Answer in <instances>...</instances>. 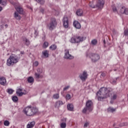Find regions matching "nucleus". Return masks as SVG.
<instances>
[{"label": "nucleus", "instance_id": "1", "mask_svg": "<svg viewBox=\"0 0 128 128\" xmlns=\"http://www.w3.org/2000/svg\"><path fill=\"white\" fill-rule=\"evenodd\" d=\"M112 88L102 87L96 94V98L98 100L102 102V100H104L105 98H110L112 96Z\"/></svg>", "mask_w": 128, "mask_h": 128}, {"label": "nucleus", "instance_id": "2", "mask_svg": "<svg viewBox=\"0 0 128 128\" xmlns=\"http://www.w3.org/2000/svg\"><path fill=\"white\" fill-rule=\"evenodd\" d=\"M112 10L115 14H122L128 15V8L124 6L120 5H112Z\"/></svg>", "mask_w": 128, "mask_h": 128}, {"label": "nucleus", "instance_id": "3", "mask_svg": "<svg viewBox=\"0 0 128 128\" xmlns=\"http://www.w3.org/2000/svg\"><path fill=\"white\" fill-rule=\"evenodd\" d=\"M14 6L16 12H15L14 13V18L18 20H20V14H24V9L18 3L15 4Z\"/></svg>", "mask_w": 128, "mask_h": 128}, {"label": "nucleus", "instance_id": "4", "mask_svg": "<svg viewBox=\"0 0 128 128\" xmlns=\"http://www.w3.org/2000/svg\"><path fill=\"white\" fill-rule=\"evenodd\" d=\"M18 62V57L16 56L15 55H12L7 60L6 64L8 66H14V64H16V62Z\"/></svg>", "mask_w": 128, "mask_h": 128}, {"label": "nucleus", "instance_id": "5", "mask_svg": "<svg viewBox=\"0 0 128 128\" xmlns=\"http://www.w3.org/2000/svg\"><path fill=\"white\" fill-rule=\"evenodd\" d=\"M86 38L84 36H74L70 39V42L72 44H78L81 42H84V40H86Z\"/></svg>", "mask_w": 128, "mask_h": 128}, {"label": "nucleus", "instance_id": "6", "mask_svg": "<svg viewBox=\"0 0 128 128\" xmlns=\"http://www.w3.org/2000/svg\"><path fill=\"white\" fill-rule=\"evenodd\" d=\"M92 100H89L86 102V106L82 110L83 114H86L88 112H90L92 110Z\"/></svg>", "mask_w": 128, "mask_h": 128}, {"label": "nucleus", "instance_id": "7", "mask_svg": "<svg viewBox=\"0 0 128 128\" xmlns=\"http://www.w3.org/2000/svg\"><path fill=\"white\" fill-rule=\"evenodd\" d=\"M58 26V22L56 18H52L50 22L47 24V27L50 30H54Z\"/></svg>", "mask_w": 128, "mask_h": 128}, {"label": "nucleus", "instance_id": "8", "mask_svg": "<svg viewBox=\"0 0 128 128\" xmlns=\"http://www.w3.org/2000/svg\"><path fill=\"white\" fill-rule=\"evenodd\" d=\"M90 58L92 62H96L98 60H100V56L98 54L92 53L90 54Z\"/></svg>", "mask_w": 128, "mask_h": 128}, {"label": "nucleus", "instance_id": "9", "mask_svg": "<svg viewBox=\"0 0 128 128\" xmlns=\"http://www.w3.org/2000/svg\"><path fill=\"white\" fill-rule=\"evenodd\" d=\"M64 52V58H66V60H74V56L70 54V50L65 49Z\"/></svg>", "mask_w": 128, "mask_h": 128}, {"label": "nucleus", "instance_id": "10", "mask_svg": "<svg viewBox=\"0 0 128 128\" xmlns=\"http://www.w3.org/2000/svg\"><path fill=\"white\" fill-rule=\"evenodd\" d=\"M23 111L26 116H30L32 114V108L30 106L26 107L24 109Z\"/></svg>", "mask_w": 128, "mask_h": 128}, {"label": "nucleus", "instance_id": "11", "mask_svg": "<svg viewBox=\"0 0 128 128\" xmlns=\"http://www.w3.org/2000/svg\"><path fill=\"white\" fill-rule=\"evenodd\" d=\"M104 5V0H98L96 4V8L98 10H102Z\"/></svg>", "mask_w": 128, "mask_h": 128}, {"label": "nucleus", "instance_id": "12", "mask_svg": "<svg viewBox=\"0 0 128 128\" xmlns=\"http://www.w3.org/2000/svg\"><path fill=\"white\" fill-rule=\"evenodd\" d=\"M88 72L86 71H84L82 74H80L79 76V78L82 80V82H86V78H88Z\"/></svg>", "mask_w": 128, "mask_h": 128}, {"label": "nucleus", "instance_id": "13", "mask_svg": "<svg viewBox=\"0 0 128 128\" xmlns=\"http://www.w3.org/2000/svg\"><path fill=\"white\" fill-rule=\"evenodd\" d=\"M63 25L65 28H68V16H64L63 18Z\"/></svg>", "mask_w": 128, "mask_h": 128}, {"label": "nucleus", "instance_id": "14", "mask_svg": "<svg viewBox=\"0 0 128 128\" xmlns=\"http://www.w3.org/2000/svg\"><path fill=\"white\" fill-rule=\"evenodd\" d=\"M73 26L76 28H78L80 30L82 26H80V24L78 22V21L74 20L73 23Z\"/></svg>", "mask_w": 128, "mask_h": 128}, {"label": "nucleus", "instance_id": "15", "mask_svg": "<svg viewBox=\"0 0 128 128\" xmlns=\"http://www.w3.org/2000/svg\"><path fill=\"white\" fill-rule=\"evenodd\" d=\"M22 88H18L16 91V94L17 96H23V94H26L24 92H22Z\"/></svg>", "mask_w": 128, "mask_h": 128}, {"label": "nucleus", "instance_id": "16", "mask_svg": "<svg viewBox=\"0 0 128 128\" xmlns=\"http://www.w3.org/2000/svg\"><path fill=\"white\" fill-rule=\"evenodd\" d=\"M6 84V80L4 77L0 78V84L2 86H4Z\"/></svg>", "mask_w": 128, "mask_h": 128}, {"label": "nucleus", "instance_id": "17", "mask_svg": "<svg viewBox=\"0 0 128 128\" xmlns=\"http://www.w3.org/2000/svg\"><path fill=\"white\" fill-rule=\"evenodd\" d=\"M64 102L62 101L58 100L55 104V108H60V106H62Z\"/></svg>", "mask_w": 128, "mask_h": 128}, {"label": "nucleus", "instance_id": "18", "mask_svg": "<svg viewBox=\"0 0 128 128\" xmlns=\"http://www.w3.org/2000/svg\"><path fill=\"white\" fill-rule=\"evenodd\" d=\"M32 114H40V112H38V109L36 107H33L32 108Z\"/></svg>", "mask_w": 128, "mask_h": 128}, {"label": "nucleus", "instance_id": "19", "mask_svg": "<svg viewBox=\"0 0 128 128\" xmlns=\"http://www.w3.org/2000/svg\"><path fill=\"white\" fill-rule=\"evenodd\" d=\"M68 109L70 112H72L74 110V104H68L67 106Z\"/></svg>", "mask_w": 128, "mask_h": 128}, {"label": "nucleus", "instance_id": "20", "mask_svg": "<svg viewBox=\"0 0 128 128\" xmlns=\"http://www.w3.org/2000/svg\"><path fill=\"white\" fill-rule=\"evenodd\" d=\"M82 14H84V12L82 9H78L76 12V14L78 16H82Z\"/></svg>", "mask_w": 128, "mask_h": 128}, {"label": "nucleus", "instance_id": "21", "mask_svg": "<svg viewBox=\"0 0 128 128\" xmlns=\"http://www.w3.org/2000/svg\"><path fill=\"white\" fill-rule=\"evenodd\" d=\"M48 52H49L48 50H46L42 52V54L44 58H48Z\"/></svg>", "mask_w": 128, "mask_h": 128}, {"label": "nucleus", "instance_id": "22", "mask_svg": "<svg viewBox=\"0 0 128 128\" xmlns=\"http://www.w3.org/2000/svg\"><path fill=\"white\" fill-rule=\"evenodd\" d=\"M118 78L112 79L110 80V83L112 84H116V82H118Z\"/></svg>", "mask_w": 128, "mask_h": 128}, {"label": "nucleus", "instance_id": "23", "mask_svg": "<svg viewBox=\"0 0 128 128\" xmlns=\"http://www.w3.org/2000/svg\"><path fill=\"white\" fill-rule=\"evenodd\" d=\"M35 77L37 80H38L39 78H44V76L40 74L36 73L35 74Z\"/></svg>", "mask_w": 128, "mask_h": 128}, {"label": "nucleus", "instance_id": "24", "mask_svg": "<svg viewBox=\"0 0 128 128\" xmlns=\"http://www.w3.org/2000/svg\"><path fill=\"white\" fill-rule=\"evenodd\" d=\"M58 46L56 44H52L50 47V50H56Z\"/></svg>", "mask_w": 128, "mask_h": 128}, {"label": "nucleus", "instance_id": "25", "mask_svg": "<svg viewBox=\"0 0 128 128\" xmlns=\"http://www.w3.org/2000/svg\"><path fill=\"white\" fill-rule=\"evenodd\" d=\"M116 108H114L110 107L108 108L107 110L109 112H116Z\"/></svg>", "mask_w": 128, "mask_h": 128}, {"label": "nucleus", "instance_id": "26", "mask_svg": "<svg viewBox=\"0 0 128 128\" xmlns=\"http://www.w3.org/2000/svg\"><path fill=\"white\" fill-rule=\"evenodd\" d=\"M91 44L92 46H96L98 44V40L96 39L92 40L91 42Z\"/></svg>", "mask_w": 128, "mask_h": 128}, {"label": "nucleus", "instance_id": "27", "mask_svg": "<svg viewBox=\"0 0 128 128\" xmlns=\"http://www.w3.org/2000/svg\"><path fill=\"white\" fill-rule=\"evenodd\" d=\"M53 98H54V100H58V98H60V94H54L53 95Z\"/></svg>", "mask_w": 128, "mask_h": 128}, {"label": "nucleus", "instance_id": "28", "mask_svg": "<svg viewBox=\"0 0 128 128\" xmlns=\"http://www.w3.org/2000/svg\"><path fill=\"white\" fill-rule=\"evenodd\" d=\"M12 100L14 102H18V98L16 96H14L12 97Z\"/></svg>", "mask_w": 128, "mask_h": 128}, {"label": "nucleus", "instance_id": "29", "mask_svg": "<svg viewBox=\"0 0 128 128\" xmlns=\"http://www.w3.org/2000/svg\"><path fill=\"white\" fill-rule=\"evenodd\" d=\"M38 36V29H34V37L36 38Z\"/></svg>", "mask_w": 128, "mask_h": 128}, {"label": "nucleus", "instance_id": "30", "mask_svg": "<svg viewBox=\"0 0 128 128\" xmlns=\"http://www.w3.org/2000/svg\"><path fill=\"white\" fill-rule=\"evenodd\" d=\"M60 126L61 128H66V123L62 122L60 124Z\"/></svg>", "mask_w": 128, "mask_h": 128}, {"label": "nucleus", "instance_id": "31", "mask_svg": "<svg viewBox=\"0 0 128 128\" xmlns=\"http://www.w3.org/2000/svg\"><path fill=\"white\" fill-rule=\"evenodd\" d=\"M35 2H36L38 4H44V0H35Z\"/></svg>", "mask_w": 128, "mask_h": 128}, {"label": "nucleus", "instance_id": "32", "mask_svg": "<svg viewBox=\"0 0 128 128\" xmlns=\"http://www.w3.org/2000/svg\"><path fill=\"white\" fill-rule=\"evenodd\" d=\"M24 42L26 44V46H28V44H30V41L26 38H24Z\"/></svg>", "mask_w": 128, "mask_h": 128}, {"label": "nucleus", "instance_id": "33", "mask_svg": "<svg viewBox=\"0 0 128 128\" xmlns=\"http://www.w3.org/2000/svg\"><path fill=\"white\" fill-rule=\"evenodd\" d=\"M14 90L12 88H8L7 90V92L9 94H12V92H14Z\"/></svg>", "mask_w": 128, "mask_h": 128}, {"label": "nucleus", "instance_id": "34", "mask_svg": "<svg viewBox=\"0 0 128 128\" xmlns=\"http://www.w3.org/2000/svg\"><path fill=\"white\" fill-rule=\"evenodd\" d=\"M27 80L29 84H32V77L30 76L28 78Z\"/></svg>", "mask_w": 128, "mask_h": 128}, {"label": "nucleus", "instance_id": "35", "mask_svg": "<svg viewBox=\"0 0 128 128\" xmlns=\"http://www.w3.org/2000/svg\"><path fill=\"white\" fill-rule=\"evenodd\" d=\"M128 126V122H122L119 124V126Z\"/></svg>", "mask_w": 128, "mask_h": 128}, {"label": "nucleus", "instance_id": "36", "mask_svg": "<svg viewBox=\"0 0 128 128\" xmlns=\"http://www.w3.org/2000/svg\"><path fill=\"white\" fill-rule=\"evenodd\" d=\"M48 46V42H44L43 44V48H46Z\"/></svg>", "mask_w": 128, "mask_h": 128}, {"label": "nucleus", "instance_id": "37", "mask_svg": "<svg viewBox=\"0 0 128 128\" xmlns=\"http://www.w3.org/2000/svg\"><path fill=\"white\" fill-rule=\"evenodd\" d=\"M89 6L90 8H96V6L94 5V2H90L89 3Z\"/></svg>", "mask_w": 128, "mask_h": 128}, {"label": "nucleus", "instance_id": "38", "mask_svg": "<svg viewBox=\"0 0 128 128\" xmlns=\"http://www.w3.org/2000/svg\"><path fill=\"white\" fill-rule=\"evenodd\" d=\"M0 4L3 6H6V0H5L4 2H3L2 0H0Z\"/></svg>", "mask_w": 128, "mask_h": 128}, {"label": "nucleus", "instance_id": "39", "mask_svg": "<svg viewBox=\"0 0 128 128\" xmlns=\"http://www.w3.org/2000/svg\"><path fill=\"white\" fill-rule=\"evenodd\" d=\"M4 125L6 126H10V122L8 120H6L4 122Z\"/></svg>", "mask_w": 128, "mask_h": 128}, {"label": "nucleus", "instance_id": "40", "mask_svg": "<svg viewBox=\"0 0 128 128\" xmlns=\"http://www.w3.org/2000/svg\"><path fill=\"white\" fill-rule=\"evenodd\" d=\"M124 34L126 36H128V29H126V30H124Z\"/></svg>", "mask_w": 128, "mask_h": 128}, {"label": "nucleus", "instance_id": "41", "mask_svg": "<svg viewBox=\"0 0 128 128\" xmlns=\"http://www.w3.org/2000/svg\"><path fill=\"white\" fill-rule=\"evenodd\" d=\"M39 63L38 61H35L34 62H33V66H38Z\"/></svg>", "mask_w": 128, "mask_h": 128}, {"label": "nucleus", "instance_id": "42", "mask_svg": "<svg viewBox=\"0 0 128 128\" xmlns=\"http://www.w3.org/2000/svg\"><path fill=\"white\" fill-rule=\"evenodd\" d=\"M32 122H31L30 124H28L26 128H32Z\"/></svg>", "mask_w": 128, "mask_h": 128}, {"label": "nucleus", "instance_id": "43", "mask_svg": "<svg viewBox=\"0 0 128 128\" xmlns=\"http://www.w3.org/2000/svg\"><path fill=\"white\" fill-rule=\"evenodd\" d=\"M70 94H67L66 97V100H70Z\"/></svg>", "mask_w": 128, "mask_h": 128}, {"label": "nucleus", "instance_id": "44", "mask_svg": "<svg viewBox=\"0 0 128 128\" xmlns=\"http://www.w3.org/2000/svg\"><path fill=\"white\" fill-rule=\"evenodd\" d=\"M117 96L116 94H114L112 98V100H116Z\"/></svg>", "mask_w": 128, "mask_h": 128}, {"label": "nucleus", "instance_id": "45", "mask_svg": "<svg viewBox=\"0 0 128 128\" xmlns=\"http://www.w3.org/2000/svg\"><path fill=\"white\" fill-rule=\"evenodd\" d=\"M69 88H70V86L64 88L63 90H64V91L66 90H68Z\"/></svg>", "mask_w": 128, "mask_h": 128}, {"label": "nucleus", "instance_id": "46", "mask_svg": "<svg viewBox=\"0 0 128 128\" xmlns=\"http://www.w3.org/2000/svg\"><path fill=\"white\" fill-rule=\"evenodd\" d=\"M90 124L88 122H86L84 124V128H88V126Z\"/></svg>", "mask_w": 128, "mask_h": 128}, {"label": "nucleus", "instance_id": "47", "mask_svg": "<svg viewBox=\"0 0 128 128\" xmlns=\"http://www.w3.org/2000/svg\"><path fill=\"white\" fill-rule=\"evenodd\" d=\"M37 72H38L39 74H42V70H40V68H38L37 70Z\"/></svg>", "mask_w": 128, "mask_h": 128}, {"label": "nucleus", "instance_id": "48", "mask_svg": "<svg viewBox=\"0 0 128 128\" xmlns=\"http://www.w3.org/2000/svg\"><path fill=\"white\" fill-rule=\"evenodd\" d=\"M101 76H106V74L104 73H102Z\"/></svg>", "mask_w": 128, "mask_h": 128}, {"label": "nucleus", "instance_id": "49", "mask_svg": "<svg viewBox=\"0 0 128 128\" xmlns=\"http://www.w3.org/2000/svg\"><path fill=\"white\" fill-rule=\"evenodd\" d=\"M44 8H40V11L41 12H44Z\"/></svg>", "mask_w": 128, "mask_h": 128}, {"label": "nucleus", "instance_id": "50", "mask_svg": "<svg viewBox=\"0 0 128 128\" xmlns=\"http://www.w3.org/2000/svg\"><path fill=\"white\" fill-rule=\"evenodd\" d=\"M62 120H64V122H66V118H64L63 119H62Z\"/></svg>", "mask_w": 128, "mask_h": 128}, {"label": "nucleus", "instance_id": "51", "mask_svg": "<svg viewBox=\"0 0 128 128\" xmlns=\"http://www.w3.org/2000/svg\"><path fill=\"white\" fill-rule=\"evenodd\" d=\"M2 6H0V12H2Z\"/></svg>", "mask_w": 128, "mask_h": 128}, {"label": "nucleus", "instance_id": "52", "mask_svg": "<svg viewBox=\"0 0 128 128\" xmlns=\"http://www.w3.org/2000/svg\"><path fill=\"white\" fill-rule=\"evenodd\" d=\"M27 8H30V10H32V8L29 6H27Z\"/></svg>", "mask_w": 128, "mask_h": 128}, {"label": "nucleus", "instance_id": "53", "mask_svg": "<svg viewBox=\"0 0 128 128\" xmlns=\"http://www.w3.org/2000/svg\"><path fill=\"white\" fill-rule=\"evenodd\" d=\"M4 26H5L6 28H8V24H5Z\"/></svg>", "mask_w": 128, "mask_h": 128}, {"label": "nucleus", "instance_id": "54", "mask_svg": "<svg viewBox=\"0 0 128 128\" xmlns=\"http://www.w3.org/2000/svg\"><path fill=\"white\" fill-rule=\"evenodd\" d=\"M34 124H35L34 122H32V126H34Z\"/></svg>", "mask_w": 128, "mask_h": 128}, {"label": "nucleus", "instance_id": "55", "mask_svg": "<svg viewBox=\"0 0 128 128\" xmlns=\"http://www.w3.org/2000/svg\"><path fill=\"white\" fill-rule=\"evenodd\" d=\"M110 104H112V100L110 101Z\"/></svg>", "mask_w": 128, "mask_h": 128}, {"label": "nucleus", "instance_id": "56", "mask_svg": "<svg viewBox=\"0 0 128 128\" xmlns=\"http://www.w3.org/2000/svg\"><path fill=\"white\" fill-rule=\"evenodd\" d=\"M104 44H106V42H105V41L104 40Z\"/></svg>", "mask_w": 128, "mask_h": 128}, {"label": "nucleus", "instance_id": "57", "mask_svg": "<svg viewBox=\"0 0 128 128\" xmlns=\"http://www.w3.org/2000/svg\"><path fill=\"white\" fill-rule=\"evenodd\" d=\"M32 82H34V78L32 79Z\"/></svg>", "mask_w": 128, "mask_h": 128}]
</instances>
